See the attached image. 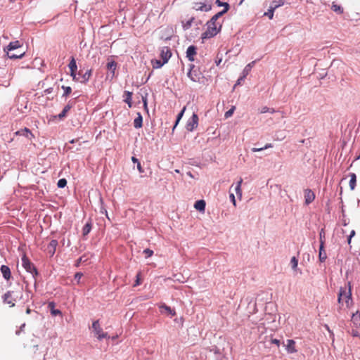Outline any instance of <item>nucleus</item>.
<instances>
[{
  "mask_svg": "<svg viewBox=\"0 0 360 360\" xmlns=\"http://www.w3.org/2000/svg\"><path fill=\"white\" fill-rule=\"evenodd\" d=\"M338 302L342 305L345 302L347 308H349L352 304V285L350 282H348L345 286L340 287L338 295Z\"/></svg>",
  "mask_w": 360,
  "mask_h": 360,
  "instance_id": "f257e3e1",
  "label": "nucleus"
},
{
  "mask_svg": "<svg viewBox=\"0 0 360 360\" xmlns=\"http://www.w3.org/2000/svg\"><path fill=\"white\" fill-rule=\"evenodd\" d=\"M207 29L202 33V39H210L214 37L220 31L221 24L220 22H213L208 21L207 23Z\"/></svg>",
  "mask_w": 360,
  "mask_h": 360,
  "instance_id": "f03ea898",
  "label": "nucleus"
},
{
  "mask_svg": "<svg viewBox=\"0 0 360 360\" xmlns=\"http://www.w3.org/2000/svg\"><path fill=\"white\" fill-rule=\"evenodd\" d=\"M21 46L22 44L19 41L10 42L7 46L8 57L11 59L22 58L25 54V51L20 52L19 55H15L14 53H13L14 50L18 49L21 48Z\"/></svg>",
  "mask_w": 360,
  "mask_h": 360,
  "instance_id": "7ed1b4c3",
  "label": "nucleus"
},
{
  "mask_svg": "<svg viewBox=\"0 0 360 360\" xmlns=\"http://www.w3.org/2000/svg\"><path fill=\"white\" fill-rule=\"evenodd\" d=\"M92 330H93V332H94L95 336H96V338L99 340H101L103 338H108V333L103 332V329L101 328V326H100L98 320L94 321L93 322V323H92Z\"/></svg>",
  "mask_w": 360,
  "mask_h": 360,
  "instance_id": "20e7f679",
  "label": "nucleus"
},
{
  "mask_svg": "<svg viewBox=\"0 0 360 360\" xmlns=\"http://www.w3.org/2000/svg\"><path fill=\"white\" fill-rule=\"evenodd\" d=\"M22 265L24 269L29 273H30L32 276L37 274V271L32 263L28 259L25 255H24L21 259Z\"/></svg>",
  "mask_w": 360,
  "mask_h": 360,
  "instance_id": "39448f33",
  "label": "nucleus"
},
{
  "mask_svg": "<svg viewBox=\"0 0 360 360\" xmlns=\"http://www.w3.org/2000/svg\"><path fill=\"white\" fill-rule=\"evenodd\" d=\"M188 77L195 82H199L202 78L201 73L195 69L194 65H191L190 70L187 73Z\"/></svg>",
  "mask_w": 360,
  "mask_h": 360,
  "instance_id": "423d86ee",
  "label": "nucleus"
},
{
  "mask_svg": "<svg viewBox=\"0 0 360 360\" xmlns=\"http://www.w3.org/2000/svg\"><path fill=\"white\" fill-rule=\"evenodd\" d=\"M198 125V115L193 113L191 117L188 119L186 123V128L188 131H193Z\"/></svg>",
  "mask_w": 360,
  "mask_h": 360,
  "instance_id": "0eeeda50",
  "label": "nucleus"
},
{
  "mask_svg": "<svg viewBox=\"0 0 360 360\" xmlns=\"http://www.w3.org/2000/svg\"><path fill=\"white\" fill-rule=\"evenodd\" d=\"M91 70H87L84 73H82V71H79V77H77V81L81 83H86L91 76Z\"/></svg>",
  "mask_w": 360,
  "mask_h": 360,
  "instance_id": "6e6552de",
  "label": "nucleus"
},
{
  "mask_svg": "<svg viewBox=\"0 0 360 360\" xmlns=\"http://www.w3.org/2000/svg\"><path fill=\"white\" fill-rule=\"evenodd\" d=\"M171 56L172 53L169 47L165 46L161 49L160 58L164 60V63H167Z\"/></svg>",
  "mask_w": 360,
  "mask_h": 360,
  "instance_id": "1a4fd4ad",
  "label": "nucleus"
},
{
  "mask_svg": "<svg viewBox=\"0 0 360 360\" xmlns=\"http://www.w3.org/2000/svg\"><path fill=\"white\" fill-rule=\"evenodd\" d=\"M314 198H315V195L311 190L306 189L304 191V200H305V203L307 205H309L311 202H313Z\"/></svg>",
  "mask_w": 360,
  "mask_h": 360,
  "instance_id": "9d476101",
  "label": "nucleus"
},
{
  "mask_svg": "<svg viewBox=\"0 0 360 360\" xmlns=\"http://www.w3.org/2000/svg\"><path fill=\"white\" fill-rule=\"evenodd\" d=\"M196 55V47L195 46H190L188 47L186 51V57L188 60L194 61V56Z\"/></svg>",
  "mask_w": 360,
  "mask_h": 360,
  "instance_id": "9b49d317",
  "label": "nucleus"
},
{
  "mask_svg": "<svg viewBox=\"0 0 360 360\" xmlns=\"http://www.w3.org/2000/svg\"><path fill=\"white\" fill-rule=\"evenodd\" d=\"M193 8L197 11H208L211 9V5L204 3H195Z\"/></svg>",
  "mask_w": 360,
  "mask_h": 360,
  "instance_id": "f8f14e48",
  "label": "nucleus"
},
{
  "mask_svg": "<svg viewBox=\"0 0 360 360\" xmlns=\"http://www.w3.org/2000/svg\"><path fill=\"white\" fill-rule=\"evenodd\" d=\"M285 347L289 353H295L297 352L295 349V342L293 340H288Z\"/></svg>",
  "mask_w": 360,
  "mask_h": 360,
  "instance_id": "ddd939ff",
  "label": "nucleus"
},
{
  "mask_svg": "<svg viewBox=\"0 0 360 360\" xmlns=\"http://www.w3.org/2000/svg\"><path fill=\"white\" fill-rule=\"evenodd\" d=\"M17 135L23 136L31 140L33 135L32 132L27 128H24L15 132Z\"/></svg>",
  "mask_w": 360,
  "mask_h": 360,
  "instance_id": "4468645a",
  "label": "nucleus"
},
{
  "mask_svg": "<svg viewBox=\"0 0 360 360\" xmlns=\"http://www.w3.org/2000/svg\"><path fill=\"white\" fill-rule=\"evenodd\" d=\"M57 245H58V241L56 240H52L49 243V244L47 247V250L51 256L54 255Z\"/></svg>",
  "mask_w": 360,
  "mask_h": 360,
  "instance_id": "2eb2a0df",
  "label": "nucleus"
},
{
  "mask_svg": "<svg viewBox=\"0 0 360 360\" xmlns=\"http://www.w3.org/2000/svg\"><path fill=\"white\" fill-rule=\"evenodd\" d=\"M1 274L4 276V278L6 279V280H8L11 277V271H10V269L8 266H6V265H2L1 266Z\"/></svg>",
  "mask_w": 360,
  "mask_h": 360,
  "instance_id": "dca6fc26",
  "label": "nucleus"
},
{
  "mask_svg": "<svg viewBox=\"0 0 360 360\" xmlns=\"http://www.w3.org/2000/svg\"><path fill=\"white\" fill-rule=\"evenodd\" d=\"M161 313H167V314H170L172 316L175 315V311L171 309L170 307L167 306L166 304H162L160 307Z\"/></svg>",
  "mask_w": 360,
  "mask_h": 360,
  "instance_id": "f3484780",
  "label": "nucleus"
},
{
  "mask_svg": "<svg viewBox=\"0 0 360 360\" xmlns=\"http://www.w3.org/2000/svg\"><path fill=\"white\" fill-rule=\"evenodd\" d=\"M327 258L326 252L324 250V246L323 245H320L319 247V259L321 262H324Z\"/></svg>",
  "mask_w": 360,
  "mask_h": 360,
  "instance_id": "a211bd4d",
  "label": "nucleus"
},
{
  "mask_svg": "<svg viewBox=\"0 0 360 360\" xmlns=\"http://www.w3.org/2000/svg\"><path fill=\"white\" fill-rule=\"evenodd\" d=\"M11 297H12V292L10 291L7 292L6 294H4V295L3 297L4 302L8 304H11V307H13L15 305V304L13 302Z\"/></svg>",
  "mask_w": 360,
  "mask_h": 360,
  "instance_id": "6ab92c4d",
  "label": "nucleus"
},
{
  "mask_svg": "<svg viewBox=\"0 0 360 360\" xmlns=\"http://www.w3.org/2000/svg\"><path fill=\"white\" fill-rule=\"evenodd\" d=\"M242 183H243V179L240 178V180L237 182L236 186L234 189L238 198L240 200L242 198V189H241Z\"/></svg>",
  "mask_w": 360,
  "mask_h": 360,
  "instance_id": "aec40b11",
  "label": "nucleus"
},
{
  "mask_svg": "<svg viewBox=\"0 0 360 360\" xmlns=\"http://www.w3.org/2000/svg\"><path fill=\"white\" fill-rule=\"evenodd\" d=\"M194 207L198 211H205V202L203 200H198L195 202Z\"/></svg>",
  "mask_w": 360,
  "mask_h": 360,
  "instance_id": "412c9836",
  "label": "nucleus"
},
{
  "mask_svg": "<svg viewBox=\"0 0 360 360\" xmlns=\"http://www.w3.org/2000/svg\"><path fill=\"white\" fill-rule=\"evenodd\" d=\"M137 117L134 119V126L135 128L139 129L142 127L143 118L141 113L138 112Z\"/></svg>",
  "mask_w": 360,
  "mask_h": 360,
  "instance_id": "4be33fe9",
  "label": "nucleus"
},
{
  "mask_svg": "<svg viewBox=\"0 0 360 360\" xmlns=\"http://www.w3.org/2000/svg\"><path fill=\"white\" fill-rule=\"evenodd\" d=\"M331 9L338 14H342L344 11L343 8L340 5H338L335 2L332 4Z\"/></svg>",
  "mask_w": 360,
  "mask_h": 360,
  "instance_id": "5701e85b",
  "label": "nucleus"
},
{
  "mask_svg": "<svg viewBox=\"0 0 360 360\" xmlns=\"http://www.w3.org/2000/svg\"><path fill=\"white\" fill-rule=\"evenodd\" d=\"M116 68H117V63L113 61V60H111L110 62H108L107 63V69L110 71V72L112 73V76L114 75L115 74V71L116 70Z\"/></svg>",
  "mask_w": 360,
  "mask_h": 360,
  "instance_id": "b1692460",
  "label": "nucleus"
},
{
  "mask_svg": "<svg viewBox=\"0 0 360 360\" xmlns=\"http://www.w3.org/2000/svg\"><path fill=\"white\" fill-rule=\"evenodd\" d=\"M285 3V0H273L271 2L270 6L274 8V10L278 8V7L283 6Z\"/></svg>",
  "mask_w": 360,
  "mask_h": 360,
  "instance_id": "393cba45",
  "label": "nucleus"
},
{
  "mask_svg": "<svg viewBox=\"0 0 360 360\" xmlns=\"http://www.w3.org/2000/svg\"><path fill=\"white\" fill-rule=\"evenodd\" d=\"M254 64H255V61H252V62L248 63L245 67V68L243 69V72H242V75H243V77H247V75L250 72L252 68L253 67Z\"/></svg>",
  "mask_w": 360,
  "mask_h": 360,
  "instance_id": "a878e982",
  "label": "nucleus"
},
{
  "mask_svg": "<svg viewBox=\"0 0 360 360\" xmlns=\"http://www.w3.org/2000/svg\"><path fill=\"white\" fill-rule=\"evenodd\" d=\"M54 307H55V304L53 302L49 303V308L51 310V314L53 316L60 315L61 311L59 309H56Z\"/></svg>",
  "mask_w": 360,
  "mask_h": 360,
  "instance_id": "bb28decb",
  "label": "nucleus"
},
{
  "mask_svg": "<svg viewBox=\"0 0 360 360\" xmlns=\"http://www.w3.org/2000/svg\"><path fill=\"white\" fill-rule=\"evenodd\" d=\"M349 187L351 190H354L356 186V176L354 173L350 174Z\"/></svg>",
  "mask_w": 360,
  "mask_h": 360,
  "instance_id": "cd10ccee",
  "label": "nucleus"
},
{
  "mask_svg": "<svg viewBox=\"0 0 360 360\" xmlns=\"http://www.w3.org/2000/svg\"><path fill=\"white\" fill-rule=\"evenodd\" d=\"M131 96L132 93L128 91H124V102L127 103L129 108L131 107Z\"/></svg>",
  "mask_w": 360,
  "mask_h": 360,
  "instance_id": "c85d7f7f",
  "label": "nucleus"
},
{
  "mask_svg": "<svg viewBox=\"0 0 360 360\" xmlns=\"http://www.w3.org/2000/svg\"><path fill=\"white\" fill-rule=\"evenodd\" d=\"M70 108H71V105H65L64 107L63 110H62V112L60 114H58V117L60 120L63 119L65 117H66V115L69 112Z\"/></svg>",
  "mask_w": 360,
  "mask_h": 360,
  "instance_id": "c756f323",
  "label": "nucleus"
},
{
  "mask_svg": "<svg viewBox=\"0 0 360 360\" xmlns=\"http://www.w3.org/2000/svg\"><path fill=\"white\" fill-rule=\"evenodd\" d=\"M223 6H224V9L217 14L214 15L215 18H219L221 17L225 13H226L229 8V4L226 2H224Z\"/></svg>",
  "mask_w": 360,
  "mask_h": 360,
  "instance_id": "7c9ffc66",
  "label": "nucleus"
},
{
  "mask_svg": "<svg viewBox=\"0 0 360 360\" xmlns=\"http://www.w3.org/2000/svg\"><path fill=\"white\" fill-rule=\"evenodd\" d=\"M91 230V224L90 222L86 223L83 227L82 232L84 236L88 235Z\"/></svg>",
  "mask_w": 360,
  "mask_h": 360,
  "instance_id": "2f4dec72",
  "label": "nucleus"
},
{
  "mask_svg": "<svg viewBox=\"0 0 360 360\" xmlns=\"http://www.w3.org/2000/svg\"><path fill=\"white\" fill-rule=\"evenodd\" d=\"M153 68H160L164 64V60L161 61L160 60H153L151 61Z\"/></svg>",
  "mask_w": 360,
  "mask_h": 360,
  "instance_id": "473e14b6",
  "label": "nucleus"
},
{
  "mask_svg": "<svg viewBox=\"0 0 360 360\" xmlns=\"http://www.w3.org/2000/svg\"><path fill=\"white\" fill-rule=\"evenodd\" d=\"M68 67L70 68V70L77 71V66L76 60H75V58L73 57L71 58L70 63L68 65Z\"/></svg>",
  "mask_w": 360,
  "mask_h": 360,
  "instance_id": "72a5a7b5",
  "label": "nucleus"
},
{
  "mask_svg": "<svg viewBox=\"0 0 360 360\" xmlns=\"http://www.w3.org/2000/svg\"><path fill=\"white\" fill-rule=\"evenodd\" d=\"M325 236L326 233L323 229H321L319 232V240H320V245H323L324 246L325 245Z\"/></svg>",
  "mask_w": 360,
  "mask_h": 360,
  "instance_id": "f704fd0d",
  "label": "nucleus"
},
{
  "mask_svg": "<svg viewBox=\"0 0 360 360\" xmlns=\"http://www.w3.org/2000/svg\"><path fill=\"white\" fill-rule=\"evenodd\" d=\"M272 147H273V146H272V144H271V143H266V144L264 147H262V148H252L251 149V150H252V152H259V151H262V150H266V149H267V148H272Z\"/></svg>",
  "mask_w": 360,
  "mask_h": 360,
  "instance_id": "c9c22d12",
  "label": "nucleus"
},
{
  "mask_svg": "<svg viewBox=\"0 0 360 360\" xmlns=\"http://www.w3.org/2000/svg\"><path fill=\"white\" fill-rule=\"evenodd\" d=\"M186 110V107H184L183 109L181 110V112L179 113V115H177V117H176V122H175V124L173 127V130L174 129V128L177 126L179 122L180 121V120L181 119V117H183L184 115V113Z\"/></svg>",
  "mask_w": 360,
  "mask_h": 360,
  "instance_id": "e433bc0d",
  "label": "nucleus"
},
{
  "mask_svg": "<svg viewBox=\"0 0 360 360\" xmlns=\"http://www.w3.org/2000/svg\"><path fill=\"white\" fill-rule=\"evenodd\" d=\"M291 267L293 270H297L298 265V260L295 257H292L290 260Z\"/></svg>",
  "mask_w": 360,
  "mask_h": 360,
  "instance_id": "4c0bfd02",
  "label": "nucleus"
},
{
  "mask_svg": "<svg viewBox=\"0 0 360 360\" xmlns=\"http://www.w3.org/2000/svg\"><path fill=\"white\" fill-rule=\"evenodd\" d=\"M274 8H271L269 6V8L266 12L264 13V15L267 16L269 19H272L274 17Z\"/></svg>",
  "mask_w": 360,
  "mask_h": 360,
  "instance_id": "58836bf2",
  "label": "nucleus"
},
{
  "mask_svg": "<svg viewBox=\"0 0 360 360\" xmlns=\"http://www.w3.org/2000/svg\"><path fill=\"white\" fill-rule=\"evenodd\" d=\"M236 109V107L235 106H232L231 109H229L228 111H226L225 112V115H224V117L226 118H229L231 116H232V115L233 114L234 112V110Z\"/></svg>",
  "mask_w": 360,
  "mask_h": 360,
  "instance_id": "ea45409f",
  "label": "nucleus"
},
{
  "mask_svg": "<svg viewBox=\"0 0 360 360\" xmlns=\"http://www.w3.org/2000/svg\"><path fill=\"white\" fill-rule=\"evenodd\" d=\"M58 188H64L67 185V181L65 179H60L58 181Z\"/></svg>",
  "mask_w": 360,
  "mask_h": 360,
  "instance_id": "a19ab883",
  "label": "nucleus"
},
{
  "mask_svg": "<svg viewBox=\"0 0 360 360\" xmlns=\"http://www.w3.org/2000/svg\"><path fill=\"white\" fill-rule=\"evenodd\" d=\"M62 89L64 90V94H63V96H68L69 94H70V93L72 92V89L71 87L70 86H62Z\"/></svg>",
  "mask_w": 360,
  "mask_h": 360,
  "instance_id": "79ce46f5",
  "label": "nucleus"
},
{
  "mask_svg": "<svg viewBox=\"0 0 360 360\" xmlns=\"http://www.w3.org/2000/svg\"><path fill=\"white\" fill-rule=\"evenodd\" d=\"M86 259H87L86 258V257H85V256H82V257H80L77 260L76 264H75V266H79V264H80L81 263L86 262Z\"/></svg>",
  "mask_w": 360,
  "mask_h": 360,
  "instance_id": "37998d69",
  "label": "nucleus"
},
{
  "mask_svg": "<svg viewBox=\"0 0 360 360\" xmlns=\"http://www.w3.org/2000/svg\"><path fill=\"white\" fill-rule=\"evenodd\" d=\"M143 253L146 255V257L147 258L153 255V251L147 248L143 250Z\"/></svg>",
  "mask_w": 360,
  "mask_h": 360,
  "instance_id": "c03bdc74",
  "label": "nucleus"
},
{
  "mask_svg": "<svg viewBox=\"0 0 360 360\" xmlns=\"http://www.w3.org/2000/svg\"><path fill=\"white\" fill-rule=\"evenodd\" d=\"M82 276H83L82 273H80V272L76 273V274L75 275V280H76L77 282L79 283Z\"/></svg>",
  "mask_w": 360,
  "mask_h": 360,
  "instance_id": "a18cd8bd",
  "label": "nucleus"
},
{
  "mask_svg": "<svg viewBox=\"0 0 360 360\" xmlns=\"http://www.w3.org/2000/svg\"><path fill=\"white\" fill-rule=\"evenodd\" d=\"M229 198L231 201L232 202L233 205L236 207V201L235 198V195L233 193H230Z\"/></svg>",
  "mask_w": 360,
  "mask_h": 360,
  "instance_id": "49530a36",
  "label": "nucleus"
},
{
  "mask_svg": "<svg viewBox=\"0 0 360 360\" xmlns=\"http://www.w3.org/2000/svg\"><path fill=\"white\" fill-rule=\"evenodd\" d=\"M269 110V108H268L267 106H263L259 109V112L260 113H266V112H268Z\"/></svg>",
  "mask_w": 360,
  "mask_h": 360,
  "instance_id": "de8ad7c7",
  "label": "nucleus"
},
{
  "mask_svg": "<svg viewBox=\"0 0 360 360\" xmlns=\"http://www.w3.org/2000/svg\"><path fill=\"white\" fill-rule=\"evenodd\" d=\"M245 78V77H243V75L240 76V77L238 79V80H237V82H236V84H235L234 87H236L237 85H240V84H241V82L243 81V79H244Z\"/></svg>",
  "mask_w": 360,
  "mask_h": 360,
  "instance_id": "09e8293b",
  "label": "nucleus"
},
{
  "mask_svg": "<svg viewBox=\"0 0 360 360\" xmlns=\"http://www.w3.org/2000/svg\"><path fill=\"white\" fill-rule=\"evenodd\" d=\"M355 236V231L354 230H352L351 232H350V234L348 237V243L349 244L351 243V240H352V238L354 237Z\"/></svg>",
  "mask_w": 360,
  "mask_h": 360,
  "instance_id": "8fccbe9b",
  "label": "nucleus"
},
{
  "mask_svg": "<svg viewBox=\"0 0 360 360\" xmlns=\"http://www.w3.org/2000/svg\"><path fill=\"white\" fill-rule=\"evenodd\" d=\"M70 75L72 77L73 80L77 81V77L76 75V71L70 70Z\"/></svg>",
  "mask_w": 360,
  "mask_h": 360,
  "instance_id": "3c124183",
  "label": "nucleus"
},
{
  "mask_svg": "<svg viewBox=\"0 0 360 360\" xmlns=\"http://www.w3.org/2000/svg\"><path fill=\"white\" fill-rule=\"evenodd\" d=\"M137 169H138V170H139V172L140 173H143V168H142V167H141V165L140 162H138V164H137Z\"/></svg>",
  "mask_w": 360,
  "mask_h": 360,
  "instance_id": "603ef678",
  "label": "nucleus"
},
{
  "mask_svg": "<svg viewBox=\"0 0 360 360\" xmlns=\"http://www.w3.org/2000/svg\"><path fill=\"white\" fill-rule=\"evenodd\" d=\"M271 342H272L273 344L276 345L277 346H279V345H280V340H277V339H272V340H271Z\"/></svg>",
  "mask_w": 360,
  "mask_h": 360,
  "instance_id": "864d4df0",
  "label": "nucleus"
},
{
  "mask_svg": "<svg viewBox=\"0 0 360 360\" xmlns=\"http://www.w3.org/2000/svg\"><path fill=\"white\" fill-rule=\"evenodd\" d=\"M143 102L144 108L146 109H147V98H143Z\"/></svg>",
  "mask_w": 360,
  "mask_h": 360,
  "instance_id": "5fc2aeb1",
  "label": "nucleus"
},
{
  "mask_svg": "<svg viewBox=\"0 0 360 360\" xmlns=\"http://www.w3.org/2000/svg\"><path fill=\"white\" fill-rule=\"evenodd\" d=\"M191 25V21H188L187 23L184 25V28L185 29H188Z\"/></svg>",
  "mask_w": 360,
  "mask_h": 360,
  "instance_id": "6e6d98bb",
  "label": "nucleus"
},
{
  "mask_svg": "<svg viewBox=\"0 0 360 360\" xmlns=\"http://www.w3.org/2000/svg\"><path fill=\"white\" fill-rule=\"evenodd\" d=\"M218 20V18H215V16L214 15L210 20V22H218L217 20Z\"/></svg>",
  "mask_w": 360,
  "mask_h": 360,
  "instance_id": "4d7b16f0",
  "label": "nucleus"
},
{
  "mask_svg": "<svg viewBox=\"0 0 360 360\" xmlns=\"http://www.w3.org/2000/svg\"><path fill=\"white\" fill-rule=\"evenodd\" d=\"M131 160L134 163H137V164H138V162H139V160L135 157H132Z\"/></svg>",
  "mask_w": 360,
  "mask_h": 360,
  "instance_id": "13d9d810",
  "label": "nucleus"
},
{
  "mask_svg": "<svg viewBox=\"0 0 360 360\" xmlns=\"http://www.w3.org/2000/svg\"><path fill=\"white\" fill-rule=\"evenodd\" d=\"M216 4H217V5H218L219 6H223V4H224V3L221 2L219 0H217V1H216Z\"/></svg>",
  "mask_w": 360,
  "mask_h": 360,
  "instance_id": "bf43d9fd",
  "label": "nucleus"
},
{
  "mask_svg": "<svg viewBox=\"0 0 360 360\" xmlns=\"http://www.w3.org/2000/svg\"><path fill=\"white\" fill-rule=\"evenodd\" d=\"M139 276H140V274H138L136 277H137V279H136V285H139Z\"/></svg>",
  "mask_w": 360,
  "mask_h": 360,
  "instance_id": "052dcab7",
  "label": "nucleus"
},
{
  "mask_svg": "<svg viewBox=\"0 0 360 360\" xmlns=\"http://www.w3.org/2000/svg\"><path fill=\"white\" fill-rule=\"evenodd\" d=\"M51 91H52V89H51V88H49V89H46V90L44 91V92H45L46 94H50V93L51 92Z\"/></svg>",
  "mask_w": 360,
  "mask_h": 360,
  "instance_id": "680f3d73",
  "label": "nucleus"
},
{
  "mask_svg": "<svg viewBox=\"0 0 360 360\" xmlns=\"http://www.w3.org/2000/svg\"><path fill=\"white\" fill-rule=\"evenodd\" d=\"M276 111H275V110L274 108H269V110L268 111V112H270V113H274Z\"/></svg>",
  "mask_w": 360,
  "mask_h": 360,
  "instance_id": "e2e57ef3",
  "label": "nucleus"
},
{
  "mask_svg": "<svg viewBox=\"0 0 360 360\" xmlns=\"http://www.w3.org/2000/svg\"><path fill=\"white\" fill-rule=\"evenodd\" d=\"M326 328H327V330L329 331V333H330V335L333 337V336H334V335H333V333L330 330L329 327L326 326Z\"/></svg>",
  "mask_w": 360,
  "mask_h": 360,
  "instance_id": "0e129e2a",
  "label": "nucleus"
},
{
  "mask_svg": "<svg viewBox=\"0 0 360 360\" xmlns=\"http://www.w3.org/2000/svg\"><path fill=\"white\" fill-rule=\"evenodd\" d=\"M30 312H31L30 309H29V308H28V309H27V310H26V313H27V314H30Z\"/></svg>",
  "mask_w": 360,
  "mask_h": 360,
  "instance_id": "69168bd1",
  "label": "nucleus"
},
{
  "mask_svg": "<svg viewBox=\"0 0 360 360\" xmlns=\"http://www.w3.org/2000/svg\"><path fill=\"white\" fill-rule=\"evenodd\" d=\"M175 172L179 173V169H175Z\"/></svg>",
  "mask_w": 360,
  "mask_h": 360,
  "instance_id": "338daca9",
  "label": "nucleus"
},
{
  "mask_svg": "<svg viewBox=\"0 0 360 360\" xmlns=\"http://www.w3.org/2000/svg\"><path fill=\"white\" fill-rule=\"evenodd\" d=\"M75 140H74V139L70 141V143H75Z\"/></svg>",
  "mask_w": 360,
  "mask_h": 360,
  "instance_id": "774afa93",
  "label": "nucleus"
}]
</instances>
